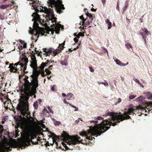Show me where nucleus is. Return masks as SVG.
Returning <instances> with one entry per match:
<instances>
[{"label": "nucleus", "instance_id": "obj_46", "mask_svg": "<svg viewBox=\"0 0 152 152\" xmlns=\"http://www.w3.org/2000/svg\"><path fill=\"white\" fill-rule=\"evenodd\" d=\"M19 41L22 45H23L25 43L24 41L21 40H19Z\"/></svg>", "mask_w": 152, "mask_h": 152}, {"label": "nucleus", "instance_id": "obj_23", "mask_svg": "<svg viewBox=\"0 0 152 152\" xmlns=\"http://www.w3.org/2000/svg\"><path fill=\"white\" fill-rule=\"evenodd\" d=\"M3 126L2 125H0V137L2 136V133L3 132Z\"/></svg>", "mask_w": 152, "mask_h": 152}, {"label": "nucleus", "instance_id": "obj_19", "mask_svg": "<svg viewBox=\"0 0 152 152\" xmlns=\"http://www.w3.org/2000/svg\"><path fill=\"white\" fill-rule=\"evenodd\" d=\"M54 25L55 26V31L56 33L58 34L60 30V27H58L57 26L55 25Z\"/></svg>", "mask_w": 152, "mask_h": 152}, {"label": "nucleus", "instance_id": "obj_22", "mask_svg": "<svg viewBox=\"0 0 152 152\" xmlns=\"http://www.w3.org/2000/svg\"><path fill=\"white\" fill-rule=\"evenodd\" d=\"M48 109L49 110V111H48V110H47L46 109H45L44 110H45L48 113H52V114H53V111L50 108V107L49 106H48Z\"/></svg>", "mask_w": 152, "mask_h": 152}, {"label": "nucleus", "instance_id": "obj_40", "mask_svg": "<svg viewBox=\"0 0 152 152\" xmlns=\"http://www.w3.org/2000/svg\"><path fill=\"white\" fill-rule=\"evenodd\" d=\"M79 38L77 37L74 38V41H75V43H76L78 42Z\"/></svg>", "mask_w": 152, "mask_h": 152}, {"label": "nucleus", "instance_id": "obj_10", "mask_svg": "<svg viewBox=\"0 0 152 152\" xmlns=\"http://www.w3.org/2000/svg\"><path fill=\"white\" fill-rule=\"evenodd\" d=\"M31 63L30 66L31 68L34 69L36 68L37 65L36 58L34 55L31 57Z\"/></svg>", "mask_w": 152, "mask_h": 152}, {"label": "nucleus", "instance_id": "obj_29", "mask_svg": "<svg viewBox=\"0 0 152 152\" xmlns=\"http://www.w3.org/2000/svg\"><path fill=\"white\" fill-rule=\"evenodd\" d=\"M143 99V97L142 96H141L136 99L135 100L137 101H141Z\"/></svg>", "mask_w": 152, "mask_h": 152}, {"label": "nucleus", "instance_id": "obj_21", "mask_svg": "<svg viewBox=\"0 0 152 152\" xmlns=\"http://www.w3.org/2000/svg\"><path fill=\"white\" fill-rule=\"evenodd\" d=\"M45 66H46V64L45 63L42 62L41 64L40 68L42 70H43Z\"/></svg>", "mask_w": 152, "mask_h": 152}, {"label": "nucleus", "instance_id": "obj_43", "mask_svg": "<svg viewBox=\"0 0 152 152\" xmlns=\"http://www.w3.org/2000/svg\"><path fill=\"white\" fill-rule=\"evenodd\" d=\"M24 61L26 64H27L28 62V58H25L24 59Z\"/></svg>", "mask_w": 152, "mask_h": 152}, {"label": "nucleus", "instance_id": "obj_17", "mask_svg": "<svg viewBox=\"0 0 152 152\" xmlns=\"http://www.w3.org/2000/svg\"><path fill=\"white\" fill-rule=\"evenodd\" d=\"M133 80L135 81V82H136V83H138V84L139 85H140V86L142 87V88H143L144 87V86L142 84V83H140V81L137 79L136 78H134L133 79Z\"/></svg>", "mask_w": 152, "mask_h": 152}, {"label": "nucleus", "instance_id": "obj_5", "mask_svg": "<svg viewBox=\"0 0 152 152\" xmlns=\"http://www.w3.org/2000/svg\"><path fill=\"white\" fill-rule=\"evenodd\" d=\"M33 28H32L30 27V30L29 32L31 34H34V36L32 37V39L34 37V36H36L37 34L38 38L39 37V34H40L41 35H44L45 31L43 28L40 27L39 26L38 23L36 22H34L33 25Z\"/></svg>", "mask_w": 152, "mask_h": 152}, {"label": "nucleus", "instance_id": "obj_45", "mask_svg": "<svg viewBox=\"0 0 152 152\" xmlns=\"http://www.w3.org/2000/svg\"><path fill=\"white\" fill-rule=\"evenodd\" d=\"M116 8L118 10H119V5L118 3V1L117 2V4Z\"/></svg>", "mask_w": 152, "mask_h": 152}, {"label": "nucleus", "instance_id": "obj_42", "mask_svg": "<svg viewBox=\"0 0 152 152\" xmlns=\"http://www.w3.org/2000/svg\"><path fill=\"white\" fill-rule=\"evenodd\" d=\"M92 22V20H91L90 21L88 20V21L86 22V25H89Z\"/></svg>", "mask_w": 152, "mask_h": 152}, {"label": "nucleus", "instance_id": "obj_13", "mask_svg": "<svg viewBox=\"0 0 152 152\" xmlns=\"http://www.w3.org/2000/svg\"><path fill=\"white\" fill-rule=\"evenodd\" d=\"M136 109L137 110H141L142 112L145 111V112H149L152 113V109L151 110H148V108H147V110L145 109L144 107H141L140 106H137L136 108Z\"/></svg>", "mask_w": 152, "mask_h": 152}, {"label": "nucleus", "instance_id": "obj_16", "mask_svg": "<svg viewBox=\"0 0 152 152\" xmlns=\"http://www.w3.org/2000/svg\"><path fill=\"white\" fill-rule=\"evenodd\" d=\"M9 68H10V70L11 72H15L17 71V69L11 64H10Z\"/></svg>", "mask_w": 152, "mask_h": 152}, {"label": "nucleus", "instance_id": "obj_15", "mask_svg": "<svg viewBox=\"0 0 152 152\" xmlns=\"http://www.w3.org/2000/svg\"><path fill=\"white\" fill-rule=\"evenodd\" d=\"M115 61V62L117 64L120 65L121 66H126L125 64L122 63L118 59L114 60Z\"/></svg>", "mask_w": 152, "mask_h": 152}, {"label": "nucleus", "instance_id": "obj_62", "mask_svg": "<svg viewBox=\"0 0 152 152\" xmlns=\"http://www.w3.org/2000/svg\"><path fill=\"white\" fill-rule=\"evenodd\" d=\"M73 49H72V48H69V50L70 51H72V50H73Z\"/></svg>", "mask_w": 152, "mask_h": 152}, {"label": "nucleus", "instance_id": "obj_60", "mask_svg": "<svg viewBox=\"0 0 152 152\" xmlns=\"http://www.w3.org/2000/svg\"><path fill=\"white\" fill-rule=\"evenodd\" d=\"M62 95L64 97H65L66 96V94H65L64 93H62Z\"/></svg>", "mask_w": 152, "mask_h": 152}, {"label": "nucleus", "instance_id": "obj_12", "mask_svg": "<svg viewBox=\"0 0 152 152\" xmlns=\"http://www.w3.org/2000/svg\"><path fill=\"white\" fill-rule=\"evenodd\" d=\"M24 140L25 142H27L28 143L30 142H31L34 145H36L37 144H38V142L37 141L36 142H33L32 141V140L34 139H31V140H27L26 139V135H25V131L24 130ZM35 138H34V139Z\"/></svg>", "mask_w": 152, "mask_h": 152}, {"label": "nucleus", "instance_id": "obj_32", "mask_svg": "<svg viewBox=\"0 0 152 152\" xmlns=\"http://www.w3.org/2000/svg\"><path fill=\"white\" fill-rule=\"evenodd\" d=\"M136 96L135 95H130L129 96V99H132L136 97Z\"/></svg>", "mask_w": 152, "mask_h": 152}, {"label": "nucleus", "instance_id": "obj_33", "mask_svg": "<svg viewBox=\"0 0 152 152\" xmlns=\"http://www.w3.org/2000/svg\"><path fill=\"white\" fill-rule=\"evenodd\" d=\"M73 96V95L71 93H69L67 94V96L69 98L68 99V100H70V98L72 97V96Z\"/></svg>", "mask_w": 152, "mask_h": 152}, {"label": "nucleus", "instance_id": "obj_55", "mask_svg": "<svg viewBox=\"0 0 152 152\" xmlns=\"http://www.w3.org/2000/svg\"><path fill=\"white\" fill-rule=\"evenodd\" d=\"M45 63L46 64V66L50 64V62L49 61H47V62L46 63Z\"/></svg>", "mask_w": 152, "mask_h": 152}, {"label": "nucleus", "instance_id": "obj_35", "mask_svg": "<svg viewBox=\"0 0 152 152\" xmlns=\"http://www.w3.org/2000/svg\"><path fill=\"white\" fill-rule=\"evenodd\" d=\"M45 71L46 72V74L48 75H50L51 74V72L49 70V69H45Z\"/></svg>", "mask_w": 152, "mask_h": 152}, {"label": "nucleus", "instance_id": "obj_9", "mask_svg": "<svg viewBox=\"0 0 152 152\" xmlns=\"http://www.w3.org/2000/svg\"><path fill=\"white\" fill-rule=\"evenodd\" d=\"M8 144L9 146H6L5 145H3L1 146L0 147V152H5V151L11 150L10 146H12V144L10 142H9Z\"/></svg>", "mask_w": 152, "mask_h": 152}, {"label": "nucleus", "instance_id": "obj_61", "mask_svg": "<svg viewBox=\"0 0 152 152\" xmlns=\"http://www.w3.org/2000/svg\"><path fill=\"white\" fill-rule=\"evenodd\" d=\"M78 48H79V46H77L76 48H74L73 49V50H76V49H77Z\"/></svg>", "mask_w": 152, "mask_h": 152}, {"label": "nucleus", "instance_id": "obj_64", "mask_svg": "<svg viewBox=\"0 0 152 152\" xmlns=\"http://www.w3.org/2000/svg\"><path fill=\"white\" fill-rule=\"evenodd\" d=\"M139 20H140V21L141 22V23H142L143 22V20L141 18L140 19H139Z\"/></svg>", "mask_w": 152, "mask_h": 152}, {"label": "nucleus", "instance_id": "obj_37", "mask_svg": "<svg viewBox=\"0 0 152 152\" xmlns=\"http://www.w3.org/2000/svg\"><path fill=\"white\" fill-rule=\"evenodd\" d=\"M54 124L55 125L58 126L60 124V122L57 121H54Z\"/></svg>", "mask_w": 152, "mask_h": 152}, {"label": "nucleus", "instance_id": "obj_24", "mask_svg": "<svg viewBox=\"0 0 152 152\" xmlns=\"http://www.w3.org/2000/svg\"><path fill=\"white\" fill-rule=\"evenodd\" d=\"M86 15L87 16H88L91 20H93V15L91 13L88 12Z\"/></svg>", "mask_w": 152, "mask_h": 152}, {"label": "nucleus", "instance_id": "obj_48", "mask_svg": "<svg viewBox=\"0 0 152 152\" xmlns=\"http://www.w3.org/2000/svg\"><path fill=\"white\" fill-rule=\"evenodd\" d=\"M55 85H54L51 88V90L53 91H54L55 90Z\"/></svg>", "mask_w": 152, "mask_h": 152}, {"label": "nucleus", "instance_id": "obj_4", "mask_svg": "<svg viewBox=\"0 0 152 152\" xmlns=\"http://www.w3.org/2000/svg\"><path fill=\"white\" fill-rule=\"evenodd\" d=\"M48 2L49 6L51 7V8H48L45 7L40 11L46 14V16L48 17H52L54 15V10L53 9H51V8L54 7L55 10L59 13L62 12V10L65 9L61 0H48Z\"/></svg>", "mask_w": 152, "mask_h": 152}, {"label": "nucleus", "instance_id": "obj_50", "mask_svg": "<svg viewBox=\"0 0 152 152\" xmlns=\"http://www.w3.org/2000/svg\"><path fill=\"white\" fill-rule=\"evenodd\" d=\"M23 45V48H26V47L27 44L26 43H24Z\"/></svg>", "mask_w": 152, "mask_h": 152}, {"label": "nucleus", "instance_id": "obj_63", "mask_svg": "<svg viewBox=\"0 0 152 152\" xmlns=\"http://www.w3.org/2000/svg\"><path fill=\"white\" fill-rule=\"evenodd\" d=\"M53 66V65H51L49 67V68L51 69H51V67H52Z\"/></svg>", "mask_w": 152, "mask_h": 152}, {"label": "nucleus", "instance_id": "obj_51", "mask_svg": "<svg viewBox=\"0 0 152 152\" xmlns=\"http://www.w3.org/2000/svg\"><path fill=\"white\" fill-rule=\"evenodd\" d=\"M89 69H90V71H91V72H94V69H93L92 68L90 67L89 68Z\"/></svg>", "mask_w": 152, "mask_h": 152}, {"label": "nucleus", "instance_id": "obj_56", "mask_svg": "<svg viewBox=\"0 0 152 152\" xmlns=\"http://www.w3.org/2000/svg\"><path fill=\"white\" fill-rule=\"evenodd\" d=\"M82 20V23L83 24L85 23V21L86 20V19H83Z\"/></svg>", "mask_w": 152, "mask_h": 152}, {"label": "nucleus", "instance_id": "obj_39", "mask_svg": "<svg viewBox=\"0 0 152 152\" xmlns=\"http://www.w3.org/2000/svg\"><path fill=\"white\" fill-rule=\"evenodd\" d=\"M101 48V49H102V50H104V51H106V52H107V55L108 56V51H107V50L106 49V48H105L104 47H102Z\"/></svg>", "mask_w": 152, "mask_h": 152}, {"label": "nucleus", "instance_id": "obj_30", "mask_svg": "<svg viewBox=\"0 0 152 152\" xmlns=\"http://www.w3.org/2000/svg\"><path fill=\"white\" fill-rule=\"evenodd\" d=\"M126 47L128 49L129 48H132L131 45L130 43H127L125 45Z\"/></svg>", "mask_w": 152, "mask_h": 152}, {"label": "nucleus", "instance_id": "obj_59", "mask_svg": "<svg viewBox=\"0 0 152 152\" xmlns=\"http://www.w3.org/2000/svg\"><path fill=\"white\" fill-rule=\"evenodd\" d=\"M105 1L106 0H102V2L103 4H104L105 2Z\"/></svg>", "mask_w": 152, "mask_h": 152}, {"label": "nucleus", "instance_id": "obj_3", "mask_svg": "<svg viewBox=\"0 0 152 152\" xmlns=\"http://www.w3.org/2000/svg\"><path fill=\"white\" fill-rule=\"evenodd\" d=\"M28 110L25 112V114H23L22 111L21 110H18L20 111L21 115L26 117L27 121L24 126V128L25 131L26 139L27 140H29L31 139L36 137L35 133L37 131L38 129L39 126H41L43 128H45V125L40 121H38L36 119L37 122L35 121L33 118L31 116H28L29 112L28 111V107H27Z\"/></svg>", "mask_w": 152, "mask_h": 152}, {"label": "nucleus", "instance_id": "obj_25", "mask_svg": "<svg viewBox=\"0 0 152 152\" xmlns=\"http://www.w3.org/2000/svg\"><path fill=\"white\" fill-rule=\"evenodd\" d=\"M60 64L62 65L67 66L68 64L64 61H61L60 62Z\"/></svg>", "mask_w": 152, "mask_h": 152}, {"label": "nucleus", "instance_id": "obj_41", "mask_svg": "<svg viewBox=\"0 0 152 152\" xmlns=\"http://www.w3.org/2000/svg\"><path fill=\"white\" fill-rule=\"evenodd\" d=\"M23 46L21 45H19L18 46V48L19 49V50H22L23 49Z\"/></svg>", "mask_w": 152, "mask_h": 152}, {"label": "nucleus", "instance_id": "obj_8", "mask_svg": "<svg viewBox=\"0 0 152 152\" xmlns=\"http://www.w3.org/2000/svg\"><path fill=\"white\" fill-rule=\"evenodd\" d=\"M27 1H30V4L33 7L34 9L35 10L36 12L33 13L32 15V16L34 17L35 20H39L40 19V17L39 15L37 12H38L39 10L37 9L38 6V1L37 0H27Z\"/></svg>", "mask_w": 152, "mask_h": 152}, {"label": "nucleus", "instance_id": "obj_44", "mask_svg": "<svg viewBox=\"0 0 152 152\" xmlns=\"http://www.w3.org/2000/svg\"><path fill=\"white\" fill-rule=\"evenodd\" d=\"M150 96H148V98L149 99H152V94L151 93H149Z\"/></svg>", "mask_w": 152, "mask_h": 152}, {"label": "nucleus", "instance_id": "obj_54", "mask_svg": "<svg viewBox=\"0 0 152 152\" xmlns=\"http://www.w3.org/2000/svg\"><path fill=\"white\" fill-rule=\"evenodd\" d=\"M46 75V74L45 75V72H43L42 73V77H44Z\"/></svg>", "mask_w": 152, "mask_h": 152}, {"label": "nucleus", "instance_id": "obj_49", "mask_svg": "<svg viewBox=\"0 0 152 152\" xmlns=\"http://www.w3.org/2000/svg\"><path fill=\"white\" fill-rule=\"evenodd\" d=\"M122 101V100L120 98H118V102L117 103H120Z\"/></svg>", "mask_w": 152, "mask_h": 152}, {"label": "nucleus", "instance_id": "obj_57", "mask_svg": "<svg viewBox=\"0 0 152 152\" xmlns=\"http://www.w3.org/2000/svg\"><path fill=\"white\" fill-rule=\"evenodd\" d=\"M80 18L82 20L83 19H84L83 18V15H81V16H80Z\"/></svg>", "mask_w": 152, "mask_h": 152}, {"label": "nucleus", "instance_id": "obj_53", "mask_svg": "<svg viewBox=\"0 0 152 152\" xmlns=\"http://www.w3.org/2000/svg\"><path fill=\"white\" fill-rule=\"evenodd\" d=\"M105 22L106 23H110V22L108 19H107L105 20Z\"/></svg>", "mask_w": 152, "mask_h": 152}, {"label": "nucleus", "instance_id": "obj_58", "mask_svg": "<svg viewBox=\"0 0 152 152\" xmlns=\"http://www.w3.org/2000/svg\"><path fill=\"white\" fill-rule=\"evenodd\" d=\"M91 10L92 11H96V10L92 7L91 9Z\"/></svg>", "mask_w": 152, "mask_h": 152}, {"label": "nucleus", "instance_id": "obj_6", "mask_svg": "<svg viewBox=\"0 0 152 152\" xmlns=\"http://www.w3.org/2000/svg\"><path fill=\"white\" fill-rule=\"evenodd\" d=\"M62 137H63L64 140L65 141L66 143L69 145H75L77 143L80 142L79 140L80 137L77 136L71 137L69 135L65 134L62 135Z\"/></svg>", "mask_w": 152, "mask_h": 152}, {"label": "nucleus", "instance_id": "obj_36", "mask_svg": "<svg viewBox=\"0 0 152 152\" xmlns=\"http://www.w3.org/2000/svg\"><path fill=\"white\" fill-rule=\"evenodd\" d=\"M108 24V29H110L112 27V23L111 22L107 23Z\"/></svg>", "mask_w": 152, "mask_h": 152}, {"label": "nucleus", "instance_id": "obj_47", "mask_svg": "<svg viewBox=\"0 0 152 152\" xmlns=\"http://www.w3.org/2000/svg\"><path fill=\"white\" fill-rule=\"evenodd\" d=\"M97 119L98 120H101L103 119V118L99 116L97 118Z\"/></svg>", "mask_w": 152, "mask_h": 152}, {"label": "nucleus", "instance_id": "obj_27", "mask_svg": "<svg viewBox=\"0 0 152 152\" xmlns=\"http://www.w3.org/2000/svg\"><path fill=\"white\" fill-rule=\"evenodd\" d=\"M33 106L35 109H37L38 107V102L36 101L34 104Z\"/></svg>", "mask_w": 152, "mask_h": 152}, {"label": "nucleus", "instance_id": "obj_20", "mask_svg": "<svg viewBox=\"0 0 152 152\" xmlns=\"http://www.w3.org/2000/svg\"><path fill=\"white\" fill-rule=\"evenodd\" d=\"M128 1H126L125 2V5L123 8V12H124L126 10V8L128 6Z\"/></svg>", "mask_w": 152, "mask_h": 152}, {"label": "nucleus", "instance_id": "obj_52", "mask_svg": "<svg viewBox=\"0 0 152 152\" xmlns=\"http://www.w3.org/2000/svg\"><path fill=\"white\" fill-rule=\"evenodd\" d=\"M64 103L65 104H68V103L67 102V101L66 100V99H64Z\"/></svg>", "mask_w": 152, "mask_h": 152}, {"label": "nucleus", "instance_id": "obj_1", "mask_svg": "<svg viewBox=\"0 0 152 152\" xmlns=\"http://www.w3.org/2000/svg\"><path fill=\"white\" fill-rule=\"evenodd\" d=\"M134 109L132 108H130L128 109L127 112L123 114H118V113H114L113 112H110L105 115H110L111 117V119L104 120L100 124L94 126L93 127L90 126L88 132H85L80 133L81 136H86V139L90 140H92L94 137H90V136H94L96 137L97 136L100 135L101 134L104 133L110 128V126L111 124L113 126L116 125L117 123H120V121H122L125 120L130 118V116L128 115L134 114L133 112Z\"/></svg>", "mask_w": 152, "mask_h": 152}, {"label": "nucleus", "instance_id": "obj_11", "mask_svg": "<svg viewBox=\"0 0 152 152\" xmlns=\"http://www.w3.org/2000/svg\"><path fill=\"white\" fill-rule=\"evenodd\" d=\"M49 134H50V135H49L50 137H52V139L53 140V143H50V144L53 145L54 143H55L57 145H58V143L56 142V140H55V138H58L57 136L55 135L54 134L52 133L51 132H49Z\"/></svg>", "mask_w": 152, "mask_h": 152}, {"label": "nucleus", "instance_id": "obj_26", "mask_svg": "<svg viewBox=\"0 0 152 152\" xmlns=\"http://www.w3.org/2000/svg\"><path fill=\"white\" fill-rule=\"evenodd\" d=\"M144 32V30L143 29L140 30V34L142 36L143 39H144L145 37L144 36V34L143 33Z\"/></svg>", "mask_w": 152, "mask_h": 152}, {"label": "nucleus", "instance_id": "obj_18", "mask_svg": "<svg viewBox=\"0 0 152 152\" xmlns=\"http://www.w3.org/2000/svg\"><path fill=\"white\" fill-rule=\"evenodd\" d=\"M10 7L11 8H12V5L11 4H8L6 5H2L0 6V8L2 9H4L7 7Z\"/></svg>", "mask_w": 152, "mask_h": 152}, {"label": "nucleus", "instance_id": "obj_38", "mask_svg": "<svg viewBox=\"0 0 152 152\" xmlns=\"http://www.w3.org/2000/svg\"><path fill=\"white\" fill-rule=\"evenodd\" d=\"M101 84H103L106 87H108L109 86L108 84L106 82H102Z\"/></svg>", "mask_w": 152, "mask_h": 152}, {"label": "nucleus", "instance_id": "obj_31", "mask_svg": "<svg viewBox=\"0 0 152 152\" xmlns=\"http://www.w3.org/2000/svg\"><path fill=\"white\" fill-rule=\"evenodd\" d=\"M84 34L83 33H79L77 34V37L79 38L80 37V36H82V37H84Z\"/></svg>", "mask_w": 152, "mask_h": 152}, {"label": "nucleus", "instance_id": "obj_2", "mask_svg": "<svg viewBox=\"0 0 152 152\" xmlns=\"http://www.w3.org/2000/svg\"><path fill=\"white\" fill-rule=\"evenodd\" d=\"M38 79L32 78L31 83L27 80H26L24 83V88L21 91V96L19 99L18 110H21L23 114L27 111L28 107V100L30 96H32L36 93V88L38 86Z\"/></svg>", "mask_w": 152, "mask_h": 152}, {"label": "nucleus", "instance_id": "obj_34", "mask_svg": "<svg viewBox=\"0 0 152 152\" xmlns=\"http://www.w3.org/2000/svg\"><path fill=\"white\" fill-rule=\"evenodd\" d=\"M144 31L145 32V34L148 35H149L150 34L149 32L148 31L147 29L146 28H144Z\"/></svg>", "mask_w": 152, "mask_h": 152}, {"label": "nucleus", "instance_id": "obj_14", "mask_svg": "<svg viewBox=\"0 0 152 152\" xmlns=\"http://www.w3.org/2000/svg\"><path fill=\"white\" fill-rule=\"evenodd\" d=\"M40 72L37 70H34L33 74L31 75L32 78H38V77L40 74Z\"/></svg>", "mask_w": 152, "mask_h": 152}, {"label": "nucleus", "instance_id": "obj_28", "mask_svg": "<svg viewBox=\"0 0 152 152\" xmlns=\"http://www.w3.org/2000/svg\"><path fill=\"white\" fill-rule=\"evenodd\" d=\"M69 105L71 106L72 107L74 108H75V111H77L78 110V108L77 107H76L75 106L72 104H69Z\"/></svg>", "mask_w": 152, "mask_h": 152}, {"label": "nucleus", "instance_id": "obj_7", "mask_svg": "<svg viewBox=\"0 0 152 152\" xmlns=\"http://www.w3.org/2000/svg\"><path fill=\"white\" fill-rule=\"evenodd\" d=\"M65 43V41L62 43L59 44V46L58 47V48L53 50H48L46 52H45L44 54V55H45L46 56H50V54H52L53 56H55L57 54L61 52V50L63 49Z\"/></svg>", "mask_w": 152, "mask_h": 152}]
</instances>
